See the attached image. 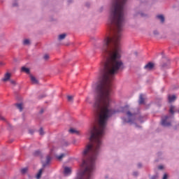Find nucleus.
Here are the masks:
<instances>
[{
  "instance_id": "23",
  "label": "nucleus",
  "mask_w": 179,
  "mask_h": 179,
  "mask_svg": "<svg viewBox=\"0 0 179 179\" xmlns=\"http://www.w3.org/2000/svg\"><path fill=\"white\" fill-rule=\"evenodd\" d=\"M43 58H44L45 61H47V59H48L50 58V56L48 55H45L43 56Z\"/></svg>"
},
{
  "instance_id": "14",
  "label": "nucleus",
  "mask_w": 179,
  "mask_h": 179,
  "mask_svg": "<svg viewBox=\"0 0 179 179\" xmlns=\"http://www.w3.org/2000/svg\"><path fill=\"white\" fill-rule=\"evenodd\" d=\"M17 108H18V110H20V111H22L23 110V104L22 103H16L15 104Z\"/></svg>"
},
{
  "instance_id": "32",
  "label": "nucleus",
  "mask_w": 179,
  "mask_h": 179,
  "mask_svg": "<svg viewBox=\"0 0 179 179\" xmlns=\"http://www.w3.org/2000/svg\"><path fill=\"white\" fill-rule=\"evenodd\" d=\"M138 167H142V165L141 164H138Z\"/></svg>"
},
{
  "instance_id": "27",
  "label": "nucleus",
  "mask_w": 179,
  "mask_h": 179,
  "mask_svg": "<svg viewBox=\"0 0 179 179\" xmlns=\"http://www.w3.org/2000/svg\"><path fill=\"white\" fill-rule=\"evenodd\" d=\"M0 120H1V121H5V117L3 116H0Z\"/></svg>"
},
{
  "instance_id": "6",
  "label": "nucleus",
  "mask_w": 179,
  "mask_h": 179,
  "mask_svg": "<svg viewBox=\"0 0 179 179\" xmlns=\"http://www.w3.org/2000/svg\"><path fill=\"white\" fill-rule=\"evenodd\" d=\"M30 79H31V83H33V85H38V80H37V78H36V77H34L33 76H30Z\"/></svg>"
},
{
  "instance_id": "31",
  "label": "nucleus",
  "mask_w": 179,
  "mask_h": 179,
  "mask_svg": "<svg viewBox=\"0 0 179 179\" xmlns=\"http://www.w3.org/2000/svg\"><path fill=\"white\" fill-rule=\"evenodd\" d=\"M133 174H134V176H138V173L137 172H134Z\"/></svg>"
},
{
  "instance_id": "24",
  "label": "nucleus",
  "mask_w": 179,
  "mask_h": 179,
  "mask_svg": "<svg viewBox=\"0 0 179 179\" xmlns=\"http://www.w3.org/2000/svg\"><path fill=\"white\" fill-rule=\"evenodd\" d=\"M10 83H11V85H16V82H15V80H10Z\"/></svg>"
},
{
  "instance_id": "5",
  "label": "nucleus",
  "mask_w": 179,
  "mask_h": 179,
  "mask_svg": "<svg viewBox=\"0 0 179 179\" xmlns=\"http://www.w3.org/2000/svg\"><path fill=\"white\" fill-rule=\"evenodd\" d=\"M64 173L65 176H69L72 173V169L68 166L64 167Z\"/></svg>"
},
{
  "instance_id": "9",
  "label": "nucleus",
  "mask_w": 179,
  "mask_h": 179,
  "mask_svg": "<svg viewBox=\"0 0 179 179\" xmlns=\"http://www.w3.org/2000/svg\"><path fill=\"white\" fill-rule=\"evenodd\" d=\"M66 156V155L63 153V154H61L60 155H56L55 157L59 162H61V160H62V159H64V157H65Z\"/></svg>"
},
{
  "instance_id": "11",
  "label": "nucleus",
  "mask_w": 179,
  "mask_h": 179,
  "mask_svg": "<svg viewBox=\"0 0 179 179\" xmlns=\"http://www.w3.org/2000/svg\"><path fill=\"white\" fill-rule=\"evenodd\" d=\"M157 19H159L162 23H164V15H157Z\"/></svg>"
},
{
  "instance_id": "13",
  "label": "nucleus",
  "mask_w": 179,
  "mask_h": 179,
  "mask_svg": "<svg viewBox=\"0 0 179 179\" xmlns=\"http://www.w3.org/2000/svg\"><path fill=\"white\" fill-rule=\"evenodd\" d=\"M22 72H25V73H30V69L29 68H26L24 66L21 69Z\"/></svg>"
},
{
  "instance_id": "33",
  "label": "nucleus",
  "mask_w": 179,
  "mask_h": 179,
  "mask_svg": "<svg viewBox=\"0 0 179 179\" xmlns=\"http://www.w3.org/2000/svg\"><path fill=\"white\" fill-rule=\"evenodd\" d=\"M86 100H87V101L89 100V98H87V99H86Z\"/></svg>"
},
{
  "instance_id": "17",
  "label": "nucleus",
  "mask_w": 179,
  "mask_h": 179,
  "mask_svg": "<svg viewBox=\"0 0 179 179\" xmlns=\"http://www.w3.org/2000/svg\"><path fill=\"white\" fill-rule=\"evenodd\" d=\"M69 132H70V134H76L77 135L79 134V131H78L77 130H76L74 129H69Z\"/></svg>"
},
{
  "instance_id": "2",
  "label": "nucleus",
  "mask_w": 179,
  "mask_h": 179,
  "mask_svg": "<svg viewBox=\"0 0 179 179\" xmlns=\"http://www.w3.org/2000/svg\"><path fill=\"white\" fill-rule=\"evenodd\" d=\"M127 115L129 118L128 120L123 119L125 122H134L135 121V114L131 113V112H127Z\"/></svg>"
},
{
  "instance_id": "19",
  "label": "nucleus",
  "mask_w": 179,
  "mask_h": 179,
  "mask_svg": "<svg viewBox=\"0 0 179 179\" xmlns=\"http://www.w3.org/2000/svg\"><path fill=\"white\" fill-rule=\"evenodd\" d=\"M24 45H29L30 44V40L29 39H24L23 41Z\"/></svg>"
},
{
  "instance_id": "21",
  "label": "nucleus",
  "mask_w": 179,
  "mask_h": 179,
  "mask_svg": "<svg viewBox=\"0 0 179 179\" xmlns=\"http://www.w3.org/2000/svg\"><path fill=\"white\" fill-rule=\"evenodd\" d=\"M27 170H29V169L27 168H23L22 169H21L22 174H26V173H27Z\"/></svg>"
},
{
  "instance_id": "8",
  "label": "nucleus",
  "mask_w": 179,
  "mask_h": 179,
  "mask_svg": "<svg viewBox=\"0 0 179 179\" xmlns=\"http://www.w3.org/2000/svg\"><path fill=\"white\" fill-rule=\"evenodd\" d=\"M10 79V73H7L5 74L4 78H3V82H6Z\"/></svg>"
},
{
  "instance_id": "35",
  "label": "nucleus",
  "mask_w": 179,
  "mask_h": 179,
  "mask_svg": "<svg viewBox=\"0 0 179 179\" xmlns=\"http://www.w3.org/2000/svg\"><path fill=\"white\" fill-rule=\"evenodd\" d=\"M141 16H143V14H141Z\"/></svg>"
},
{
  "instance_id": "12",
  "label": "nucleus",
  "mask_w": 179,
  "mask_h": 179,
  "mask_svg": "<svg viewBox=\"0 0 179 179\" xmlns=\"http://www.w3.org/2000/svg\"><path fill=\"white\" fill-rule=\"evenodd\" d=\"M65 37H66V34H62L59 35L58 40L61 41L62 40H64Z\"/></svg>"
},
{
  "instance_id": "25",
  "label": "nucleus",
  "mask_w": 179,
  "mask_h": 179,
  "mask_svg": "<svg viewBox=\"0 0 179 179\" xmlns=\"http://www.w3.org/2000/svg\"><path fill=\"white\" fill-rule=\"evenodd\" d=\"M34 155H35V156H38V155H40V151H36L34 152Z\"/></svg>"
},
{
  "instance_id": "1",
  "label": "nucleus",
  "mask_w": 179,
  "mask_h": 179,
  "mask_svg": "<svg viewBox=\"0 0 179 179\" xmlns=\"http://www.w3.org/2000/svg\"><path fill=\"white\" fill-rule=\"evenodd\" d=\"M108 30L114 33V36H106L102 41L101 50L104 60L101 70V79L96 86V96L94 103V112L98 117V127L94 126L92 128L91 136H104L108 120L117 113L111 108L112 82L114 75L120 69H124V63L121 59L123 25L121 23H109Z\"/></svg>"
},
{
  "instance_id": "16",
  "label": "nucleus",
  "mask_w": 179,
  "mask_h": 179,
  "mask_svg": "<svg viewBox=\"0 0 179 179\" xmlns=\"http://www.w3.org/2000/svg\"><path fill=\"white\" fill-rule=\"evenodd\" d=\"M145 103V99H143V95L141 94L139 96V104H143Z\"/></svg>"
},
{
  "instance_id": "20",
  "label": "nucleus",
  "mask_w": 179,
  "mask_h": 179,
  "mask_svg": "<svg viewBox=\"0 0 179 179\" xmlns=\"http://www.w3.org/2000/svg\"><path fill=\"white\" fill-rule=\"evenodd\" d=\"M67 100L70 103H72L73 101V96H67Z\"/></svg>"
},
{
  "instance_id": "4",
  "label": "nucleus",
  "mask_w": 179,
  "mask_h": 179,
  "mask_svg": "<svg viewBox=\"0 0 179 179\" xmlns=\"http://www.w3.org/2000/svg\"><path fill=\"white\" fill-rule=\"evenodd\" d=\"M144 68H145V69H146V71H152V69H153V68H155V64H153L152 62H149L144 66Z\"/></svg>"
},
{
  "instance_id": "18",
  "label": "nucleus",
  "mask_w": 179,
  "mask_h": 179,
  "mask_svg": "<svg viewBox=\"0 0 179 179\" xmlns=\"http://www.w3.org/2000/svg\"><path fill=\"white\" fill-rule=\"evenodd\" d=\"M41 174H43V169H40L38 174L36 175V178L40 179L41 178Z\"/></svg>"
},
{
  "instance_id": "30",
  "label": "nucleus",
  "mask_w": 179,
  "mask_h": 179,
  "mask_svg": "<svg viewBox=\"0 0 179 179\" xmlns=\"http://www.w3.org/2000/svg\"><path fill=\"white\" fill-rule=\"evenodd\" d=\"M154 34H159V32H157V31H155Z\"/></svg>"
},
{
  "instance_id": "7",
  "label": "nucleus",
  "mask_w": 179,
  "mask_h": 179,
  "mask_svg": "<svg viewBox=\"0 0 179 179\" xmlns=\"http://www.w3.org/2000/svg\"><path fill=\"white\" fill-rule=\"evenodd\" d=\"M50 162H51V157L48 155L46 157V163L43 164V167H45V166L48 165L50 164Z\"/></svg>"
},
{
  "instance_id": "28",
  "label": "nucleus",
  "mask_w": 179,
  "mask_h": 179,
  "mask_svg": "<svg viewBox=\"0 0 179 179\" xmlns=\"http://www.w3.org/2000/svg\"><path fill=\"white\" fill-rule=\"evenodd\" d=\"M163 179H167V173L164 175Z\"/></svg>"
},
{
  "instance_id": "22",
  "label": "nucleus",
  "mask_w": 179,
  "mask_h": 179,
  "mask_svg": "<svg viewBox=\"0 0 179 179\" xmlns=\"http://www.w3.org/2000/svg\"><path fill=\"white\" fill-rule=\"evenodd\" d=\"M39 134L40 135L43 136L44 135V130L43 129V128H41L39 130Z\"/></svg>"
},
{
  "instance_id": "26",
  "label": "nucleus",
  "mask_w": 179,
  "mask_h": 179,
  "mask_svg": "<svg viewBox=\"0 0 179 179\" xmlns=\"http://www.w3.org/2000/svg\"><path fill=\"white\" fill-rule=\"evenodd\" d=\"M159 170H163V169H164V167L163 166V165L159 166H158Z\"/></svg>"
},
{
  "instance_id": "34",
  "label": "nucleus",
  "mask_w": 179,
  "mask_h": 179,
  "mask_svg": "<svg viewBox=\"0 0 179 179\" xmlns=\"http://www.w3.org/2000/svg\"><path fill=\"white\" fill-rule=\"evenodd\" d=\"M13 6H16V4H13Z\"/></svg>"
},
{
  "instance_id": "15",
  "label": "nucleus",
  "mask_w": 179,
  "mask_h": 179,
  "mask_svg": "<svg viewBox=\"0 0 179 179\" xmlns=\"http://www.w3.org/2000/svg\"><path fill=\"white\" fill-rule=\"evenodd\" d=\"M175 110H176V106H170V109H169V113H170L171 114H174V113H176Z\"/></svg>"
},
{
  "instance_id": "3",
  "label": "nucleus",
  "mask_w": 179,
  "mask_h": 179,
  "mask_svg": "<svg viewBox=\"0 0 179 179\" xmlns=\"http://www.w3.org/2000/svg\"><path fill=\"white\" fill-rule=\"evenodd\" d=\"M167 120H169L168 115H165V116L162 117V125H163L164 127H170V125H171V123L167 122Z\"/></svg>"
},
{
  "instance_id": "29",
  "label": "nucleus",
  "mask_w": 179,
  "mask_h": 179,
  "mask_svg": "<svg viewBox=\"0 0 179 179\" xmlns=\"http://www.w3.org/2000/svg\"><path fill=\"white\" fill-rule=\"evenodd\" d=\"M151 179H157V176H152Z\"/></svg>"
},
{
  "instance_id": "10",
  "label": "nucleus",
  "mask_w": 179,
  "mask_h": 179,
  "mask_svg": "<svg viewBox=\"0 0 179 179\" xmlns=\"http://www.w3.org/2000/svg\"><path fill=\"white\" fill-rule=\"evenodd\" d=\"M169 103H172V101H174L176 99V95H169L168 96Z\"/></svg>"
}]
</instances>
